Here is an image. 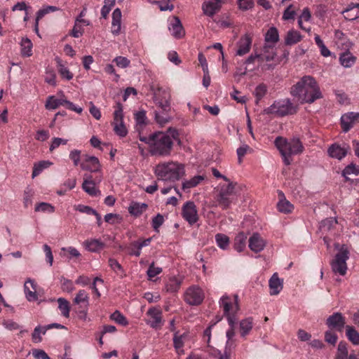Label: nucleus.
I'll return each instance as SVG.
<instances>
[{"label":"nucleus","mask_w":359,"mask_h":359,"mask_svg":"<svg viewBox=\"0 0 359 359\" xmlns=\"http://www.w3.org/2000/svg\"><path fill=\"white\" fill-rule=\"evenodd\" d=\"M178 135L177 130L169 128L166 133L156 132L149 137H140V140L149 145L151 155L165 156L170 155L173 140H176Z\"/></svg>","instance_id":"obj_1"},{"label":"nucleus","mask_w":359,"mask_h":359,"mask_svg":"<svg viewBox=\"0 0 359 359\" xmlns=\"http://www.w3.org/2000/svg\"><path fill=\"white\" fill-rule=\"evenodd\" d=\"M291 95L297 97L301 103H313L323 97L320 86L313 76H302L296 84L291 87Z\"/></svg>","instance_id":"obj_2"},{"label":"nucleus","mask_w":359,"mask_h":359,"mask_svg":"<svg viewBox=\"0 0 359 359\" xmlns=\"http://www.w3.org/2000/svg\"><path fill=\"white\" fill-rule=\"evenodd\" d=\"M274 143L286 165L291 164V156L302 154L304 149L302 142L297 137L286 139L278 136L276 138Z\"/></svg>","instance_id":"obj_3"},{"label":"nucleus","mask_w":359,"mask_h":359,"mask_svg":"<svg viewBox=\"0 0 359 359\" xmlns=\"http://www.w3.org/2000/svg\"><path fill=\"white\" fill-rule=\"evenodd\" d=\"M158 179L163 181L175 182L185 174L184 165L175 161L158 164L154 170Z\"/></svg>","instance_id":"obj_4"},{"label":"nucleus","mask_w":359,"mask_h":359,"mask_svg":"<svg viewBox=\"0 0 359 359\" xmlns=\"http://www.w3.org/2000/svg\"><path fill=\"white\" fill-rule=\"evenodd\" d=\"M267 114H274L277 116H285L297 112L295 107L289 99L275 101L273 104L264 109Z\"/></svg>","instance_id":"obj_5"},{"label":"nucleus","mask_w":359,"mask_h":359,"mask_svg":"<svg viewBox=\"0 0 359 359\" xmlns=\"http://www.w3.org/2000/svg\"><path fill=\"white\" fill-rule=\"evenodd\" d=\"M348 258L349 251L345 245H343L331 262L333 272L339 273L341 276H344L347 271L346 261Z\"/></svg>","instance_id":"obj_6"},{"label":"nucleus","mask_w":359,"mask_h":359,"mask_svg":"<svg viewBox=\"0 0 359 359\" xmlns=\"http://www.w3.org/2000/svg\"><path fill=\"white\" fill-rule=\"evenodd\" d=\"M276 56L273 46L265 44L263 47L262 53L259 54V67L262 71L273 69L276 65L270 63Z\"/></svg>","instance_id":"obj_7"},{"label":"nucleus","mask_w":359,"mask_h":359,"mask_svg":"<svg viewBox=\"0 0 359 359\" xmlns=\"http://www.w3.org/2000/svg\"><path fill=\"white\" fill-rule=\"evenodd\" d=\"M151 90L153 92L154 102L158 108H161L165 111H170V95L169 92L167 90L163 89L160 87L157 89H155L153 86H151Z\"/></svg>","instance_id":"obj_8"},{"label":"nucleus","mask_w":359,"mask_h":359,"mask_svg":"<svg viewBox=\"0 0 359 359\" xmlns=\"http://www.w3.org/2000/svg\"><path fill=\"white\" fill-rule=\"evenodd\" d=\"M227 185H222L220 187V189L217 196V201L219 206L222 209H227L231 203V200L230 196L233 194L236 184L232 182H227Z\"/></svg>","instance_id":"obj_9"},{"label":"nucleus","mask_w":359,"mask_h":359,"mask_svg":"<svg viewBox=\"0 0 359 359\" xmlns=\"http://www.w3.org/2000/svg\"><path fill=\"white\" fill-rule=\"evenodd\" d=\"M205 298L203 291L196 285L189 287L184 294V300L189 305L196 306L201 304Z\"/></svg>","instance_id":"obj_10"},{"label":"nucleus","mask_w":359,"mask_h":359,"mask_svg":"<svg viewBox=\"0 0 359 359\" xmlns=\"http://www.w3.org/2000/svg\"><path fill=\"white\" fill-rule=\"evenodd\" d=\"M102 179V176H97L95 178H93L91 175L85 174L82 184L83 190L91 196L100 195V191L97 189L96 184L100 183Z\"/></svg>","instance_id":"obj_11"},{"label":"nucleus","mask_w":359,"mask_h":359,"mask_svg":"<svg viewBox=\"0 0 359 359\" xmlns=\"http://www.w3.org/2000/svg\"><path fill=\"white\" fill-rule=\"evenodd\" d=\"M123 116L122 105L120 103H118L117 105V109L115 110L114 113L113 125L115 133L121 137L126 136L128 133L126 127L123 121Z\"/></svg>","instance_id":"obj_12"},{"label":"nucleus","mask_w":359,"mask_h":359,"mask_svg":"<svg viewBox=\"0 0 359 359\" xmlns=\"http://www.w3.org/2000/svg\"><path fill=\"white\" fill-rule=\"evenodd\" d=\"M182 215L190 225L194 224L198 219L196 206L192 201H187L183 205Z\"/></svg>","instance_id":"obj_13"},{"label":"nucleus","mask_w":359,"mask_h":359,"mask_svg":"<svg viewBox=\"0 0 359 359\" xmlns=\"http://www.w3.org/2000/svg\"><path fill=\"white\" fill-rule=\"evenodd\" d=\"M147 315L150 317V319L147 321V325L154 329H159L163 325L162 320V311L156 308H151L147 312Z\"/></svg>","instance_id":"obj_14"},{"label":"nucleus","mask_w":359,"mask_h":359,"mask_svg":"<svg viewBox=\"0 0 359 359\" xmlns=\"http://www.w3.org/2000/svg\"><path fill=\"white\" fill-rule=\"evenodd\" d=\"M345 323V318L339 312L334 313L332 315L330 316L326 320V325L330 328L335 329L339 332L342 331Z\"/></svg>","instance_id":"obj_15"},{"label":"nucleus","mask_w":359,"mask_h":359,"mask_svg":"<svg viewBox=\"0 0 359 359\" xmlns=\"http://www.w3.org/2000/svg\"><path fill=\"white\" fill-rule=\"evenodd\" d=\"M336 359H359V352L352 351L348 353V344L340 341L338 344Z\"/></svg>","instance_id":"obj_16"},{"label":"nucleus","mask_w":359,"mask_h":359,"mask_svg":"<svg viewBox=\"0 0 359 359\" xmlns=\"http://www.w3.org/2000/svg\"><path fill=\"white\" fill-rule=\"evenodd\" d=\"M87 8H83V9L81 11L79 16L76 18L74 26L72 30L71 35L74 38H79L82 36L83 33V29L79 25L82 23L86 26L90 25V22L85 19H82V16H85L86 13Z\"/></svg>","instance_id":"obj_17"},{"label":"nucleus","mask_w":359,"mask_h":359,"mask_svg":"<svg viewBox=\"0 0 359 359\" xmlns=\"http://www.w3.org/2000/svg\"><path fill=\"white\" fill-rule=\"evenodd\" d=\"M359 112H348L341 117V125L344 132H348L358 121Z\"/></svg>","instance_id":"obj_18"},{"label":"nucleus","mask_w":359,"mask_h":359,"mask_svg":"<svg viewBox=\"0 0 359 359\" xmlns=\"http://www.w3.org/2000/svg\"><path fill=\"white\" fill-rule=\"evenodd\" d=\"M252 38L248 34L242 36L236 43L237 50L236 55L243 56L247 54L251 48Z\"/></svg>","instance_id":"obj_19"},{"label":"nucleus","mask_w":359,"mask_h":359,"mask_svg":"<svg viewBox=\"0 0 359 359\" xmlns=\"http://www.w3.org/2000/svg\"><path fill=\"white\" fill-rule=\"evenodd\" d=\"M83 170L96 172L100 170V164L98 158L95 156L86 155L83 161L81 163Z\"/></svg>","instance_id":"obj_20"},{"label":"nucleus","mask_w":359,"mask_h":359,"mask_svg":"<svg viewBox=\"0 0 359 359\" xmlns=\"http://www.w3.org/2000/svg\"><path fill=\"white\" fill-rule=\"evenodd\" d=\"M168 29L172 36L176 39H181L185 34L184 29L178 17L174 16L172 18L169 24Z\"/></svg>","instance_id":"obj_21"},{"label":"nucleus","mask_w":359,"mask_h":359,"mask_svg":"<svg viewBox=\"0 0 359 359\" xmlns=\"http://www.w3.org/2000/svg\"><path fill=\"white\" fill-rule=\"evenodd\" d=\"M266 245L264 240L257 233H254L249 239V248L255 252H259Z\"/></svg>","instance_id":"obj_22"},{"label":"nucleus","mask_w":359,"mask_h":359,"mask_svg":"<svg viewBox=\"0 0 359 359\" xmlns=\"http://www.w3.org/2000/svg\"><path fill=\"white\" fill-rule=\"evenodd\" d=\"M221 7V0H209L203 4V13L208 16H213Z\"/></svg>","instance_id":"obj_23"},{"label":"nucleus","mask_w":359,"mask_h":359,"mask_svg":"<svg viewBox=\"0 0 359 359\" xmlns=\"http://www.w3.org/2000/svg\"><path fill=\"white\" fill-rule=\"evenodd\" d=\"M36 285L32 279H28L24 285V290L27 299L29 302L36 301L38 299L36 294Z\"/></svg>","instance_id":"obj_24"},{"label":"nucleus","mask_w":359,"mask_h":359,"mask_svg":"<svg viewBox=\"0 0 359 359\" xmlns=\"http://www.w3.org/2000/svg\"><path fill=\"white\" fill-rule=\"evenodd\" d=\"M283 281L279 278L276 273H273L269 280V287L271 290L270 294L271 295H277L283 289Z\"/></svg>","instance_id":"obj_25"},{"label":"nucleus","mask_w":359,"mask_h":359,"mask_svg":"<svg viewBox=\"0 0 359 359\" xmlns=\"http://www.w3.org/2000/svg\"><path fill=\"white\" fill-rule=\"evenodd\" d=\"M121 11L116 8L112 13L111 32L114 35L119 34L121 32Z\"/></svg>","instance_id":"obj_26"},{"label":"nucleus","mask_w":359,"mask_h":359,"mask_svg":"<svg viewBox=\"0 0 359 359\" xmlns=\"http://www.w3.org/2000/svg\"><path fill=\"white\" fill-rule=\"evenodd\" d=\"M329 155L339 160L342 159L347 154V148L337 144H332L328 149Z\"/></svg>","instance_id":"obj_27"},{"label":"nucleus","mask_w":359,"mask_h":359,"mask_svg":"<svg viewBox=\"0 0 359 359\" xmlns=\"http://www.w3.org/2000/svg\"><path fill=\"white\" fill-rule=\"evenodd\" d=\"M74 303L80 305V308H87L89 306V296L84 290H80L74 299Z\"/></svg>","instance_id":"obj_28"},{"label":"nucleus","mask_w":359,"mask_h":359,"mask_svg":"<svg viewBox=\"0 0 359 359\" xmlns=\"http://www.w3.org/2000/svg\"><path fill=\"white\" fill-rule=\"evenodd\" d=\"M233 298L235 299V295ZM219 306L223 309L224 315H229L232 313V307L235 306V301L233 304L229 296L223 295L219 300Z\"/></svg>","instance_id":"obj_29"},{"label":"nucleus","mask_w":359,"mask_h":359,"mask_svg":"<svg viewBox=\"0 0 359 359\" xmlns=\"http://www.w3.org/2000/svg\"><path fill=\"white\" fill-rule=\"evenodd\" d=\"M86 248L93 252H97L102 250L105 244L99 239H90L85 241Z\"/></svg>","instance_id":"obj_30"},{"label":"nucleus","mask_w":359,"mask_h":359,"mask_svg":"<svg viewBox=\"0 0 359 359\" xmlns=\"http://www.w3.org/2000/svg\"><path fill=\"white\" fill-rule=\"evenodd\" d=\"M302 39V36L299 32L297 30L291 29L287 33L285 38V43L287 46L294 45Z\"/></svg>","instance_id":"obj_31"},{"label":"nucleus","mask_w":359,"mask_h":359,"mask_svg":"<svg viewBox=\"0 0 359 359\" xmlns=\"http://www.w3.org/2000/svg\"><path fill=\"white\" fill-rule=\"evenodd\" d=\"M238 296L237 294H235V306L232 307V313L225 316L227 318L229 327L231 328H235V325L237 321L236 313L238 311Z\"/></svg>","instance_id":"obj_32"},{"label":"nucleus","mask_w":359,"mask_h":359,"mask_svg":"<svg viewBox=\"0 0 359 359\" xmlns=\"http://www.w3.org/2000/svg\"><path fill=\"white\" fill-rule=\"evenodd\" d=\"M346 336L353 345H359V332L352 326H346Z\"/></svg>","instance_id":"obj_33"},{"label":"nucleus","mask_w":359,"mask_h":359,"mask_svg":"<svg viewBox=\"0 0 359 359\" xmlns=\"http://www.w3.org/2000/svg\"><path fill=\"white\" fill-rule=\"evenodd\" d=\"M204 180V176L196 175L189 180H185L182 182V189L187 190L198 186L202 181Z\"/></svg>","instance_id":"obj_34"},{"label":"nucleus","mask_w":359,"mask_h":359,"mask_svg":"<svg viewBox=\"0 0 359 359\" xmlns=\"http://www.w3.org/2000/svg\"><path fill=\"white\" fill-rule=\"evenodd\" d=\"M155 119L159 125L163 126L170 121L171 116L169 114V111H165L158 108V111H155Z\"/></svg>","instance_id":"obj_35"},{"label":"nucleus","mask_w":359,"mask_h":359,"mask_svg":"<svg viewBox=\"0 0 359 359\" xmlns=\"http://www.w3.org/2000/svg\"><path fill=\"white\" fill-rule=\"evenodd\" d=\"M55 61L57 62L58 72L61 76L67 80H71L73 78V74L62 64V60L59 57H56Z\"/></svg>","instance_id":"obj_36"},{"label":"nucleus","mask_w":359,"mask_h":359,"mask_svg":"<svg viewBox=\"0 0 359 359\" xmlns=\"http://www.w3.org/2000/svg\"><path fill=\"white\" fill-rule=\"evenodd\" d=\"M147 208V205L144 203H132L128 208L129 212L135 216L140 215Z\"/></svg>","instance_id":"obj_37"},{"label":"nucleus","mask_w":359,"mask_h":359,"mask_svg":"<svg viewBox=\"0 0 359 359\" xmlns=\"http://www.w3.org/2000/svg\"><path fill=\"white\" fill-rule=\"evenodd\" d=\"M339 61L342 66L348 68L354 65L355 57L350 52H346L340 55Z\"/></svg>","instance_id":"obj_38"},{"label":"nucleus","mask_w":359,"mask_h":359,"mask_svg":"<svg viewBox=\"0 0 359 359\" xmlns=\"http://www.w3.org/2000/svg\"><path fill=\"white\" fill-rule=\"evenodd\" d=\"M247 236L240 232L234 239V248L238 252H242L245 248Z\"/></svg>","instance_id":"obj_39"},{"label":"nucleus","mask_w":359,"mask_h":359,"mask_svg":"<svg viewBox=\"0 0 359 359\" xmlns=\"http://www.w3.org/2000/svg\"><path fill=\"white\" fill-rule=\"evenodd\" d=\"M59 8L56 6H48L44 8L40 9L37 13H36V23H35V31L36 33H38V23L39 20L41 19L45 15L49 13L50 12H54L56 11H58Z\"/></svg>","instance_id":"obj_40"},{"label":"nucleus","mask_w":359,"mask_h":359,"mask_svg":"<svg viewBox=\"0 0 359 359\" xmlns=\"http://www.w3.org/2000/svg\"><path fill=\"white\" fill-rule=\"evenodd\" d=\"M279 40V34L278 29L274 27H270L265 34V41L266 43H271L273 46Z\"/></svg>","instance_id":"obj_41"},{"label":"nucleus","mask_w":359,"mask_h":359,"mask_svg":"<svg viewBox=\"0 0 359 359\" xmlns=\"http://www.w3.org/2000/svg\"><path fill=\"white\" fill-rule=\"evenodd\" d=\"M65 99H57L55 96L48 97L45 107L47 109H55L60 105H64Z\"/></svg>","instance_id":"obj_42"},{"label":"nucleus","mask_w":359,"mask_h":359,"mask_svg":"<svg viewBox=\"0 0 359 359\" xmlns=\"http://www.w3.org/2000/svg\"><path fill=\"white\" fill-rule=\"evenodd\" d=\"M252 328V318H247L240 322L241 337H245Z\"/></svg>","instance_id":"obj_43"},{"label":"nucleus","mask_w":359,"mask_h":359,"mask_svg":"<svg viewBox=\"0 0 359 359\" xmlns=\"http://www.w3.org/2000/svg\"><path fill=\"white\" fill-rule=\"evenodd\" d=\"M52 165V163L48 161H42L36 163L34 165L33 172L32 177V178L38 176L45 168H48Z\"/></svg>","instance_id":"obj_44"},{"label":"nucleus","mask_w":359,"mask_h":359,"mask_svg":"<svg viewBox=\"0 0 359 359\" xmlns=\"http://www.w3.org/2000/svg\"><path fill=\"white\" fill-rule=\"evenodd\" d=\"M58 308L63 316L68 318L69 316L70 306L69 302L65 298H59L57 299Z\"/></svg>","instance_id":"obj_45"},{"label":"nucleus","mask_w":359,"mask_h":359,"mask_svg":"<svg viewBox=\"0 0 359 359\" xmlns=\"http://www.w3.org/2000/svg\"><path fill=\"white\" fill-rule=\"evenodd\" d=\"M181 283H182L181 280L178 279L175 277H172V278H170V280L167 283L166 290H167V291L170 292H175L180 289Z\"/></svg>","instance_id":"obj_46"},{"label":"nucleus","mask_w":359,"mask_h":359,"mask_svg":"<svg viewBox=\"0 0 359 359\" xmlns=\"http://www.w3.org/2000/svg\"><path fill=\"white\" fill-rule=\"evenodd\" d=\"M215 240L217 245L222 250H226L229 245V238L224 234H216Z\"/></svg>","instance_id":"obj_47"},{"label":"nucleus","mask_w":359,"mask_h":359,"mask_svg":"<svg viewBox=\"0 0 359 359\" xmlns=\"http://www.w3.org/2000/svg\"><path fill=\"white\" fill-rule=\"evenodd\" d=\"M111 320L115 321L116 323L123 326H126L128 324V321L126 318L119 311H115L111 316Z\"/></svg>","instance_id":"obj_48"},{"label":"nucleus","mask_w":359,"mask_h":359,"mask_svg":"<svg viewBox=\"0 0 359 359\" xmlns=\"http://www.w3.org/2000/svg\"><path fill=\"white\" fill-rule=\"evenodd\" d=\"M22 54L25 56H30L32 55V43L28 38L22 39L21 41Z\"/></svg>","instance_id":"obj_49"},{"label":"nucleus","mask_w":359,"mask_h":359,"mask_svg":"<svg viewBox=\"0 0 359 359\" xmlns=\"http://www.w3.org/2000/svg\"><path fill=\"white\" fill-rule=\"evenodd\" d=\"M34 191L32 189L27 187L25 189L23 193V203L25 208H28L32 204V197Z\"/></svg>","instance_id":"obj_50"},{"label":"nucleus","mask_w":359,"mask_h":359,"mask_svg":"<svg viewBox=\"0 0 359 359\" xmlns=\"http://www.w3.org/2000/svg\"><path fill=\"white\" fill-rule=\"evenodd\" d=\"M355 8H356V9L355 8L353 11L346 9L344 11V17L346 20H354L359 18V4H356Z\"/></svg>","instance_id":"obj_51"},{"label":"nucleus","mask_w":359,"mask_h":359,"mask_svg":"<svg viewBox=\"0 0 359 359\" xmlns=\"http://www.w3.org/2000/svg\"><path fill=\"white\" fill-rule=\"evenodd\" d=\"M278 209L280 212L288 213L292 212L293 205L288 201L284 199L280 200L277 204Z\"/></svg>","instance_id":"obj_52"},{"label":"nucleus","mask_w":359,"mask_h":359,"mask_svg":"<svg viewBox=\"0 0 359 359\" xmlns=\"http://www.w3.org/2000/svg\"><path fill=\"white\" fill-rule=\"evenodd\" d=\"M337 224V220L335 218L330 217V218L325 219L321 222L320 228L323 231H330Z\"/></svg>","instance_id":"obj_53"},{"label":"nucleus","mask_w":359,"mask_h":359,"mask_svg":"<svg viewBox=\"0 0 359 359\" xmlns=\"http://www.w3.org/2000/svg\"><path fill=\"white\" fill-rule=\"evenodd\" d=\"M35 211L52 213L55 211V208L50 203L41 202L36 205Z\"/></svg>","instance_id":"obj_54"},{"label":"nucleus","mask_w":359,"mask_h":359,"mask_svg":"<svg viewBox=\"0 0 359 359\" xmlns=\"http://www.w3.org/2000/svg\"><path fill=\"white\" fill-rule=\"evenodd\" d=\"M104 5L101 9V15L102 18H106L109 13L111 9L116 4V0H104Z\"/></svg>","instance_id":"obj_55"},{"label":"nucleus","mask_w":359,"mask_h":359,"mask_svg":"<svg viewBox=\"0 0 359 359\" xmlns=\"http://www.w3.org/2000/svg\"><path fill=\"white\" fill-rule=\"evenodd\" d=\"M266 92L267 87L264 83H261L256 87L254 95L256 97L257 102H258L266 95Z\"/></svg>","instance_id":"obj_56"},{"label":"nucleus","mask_w":359,"mask_h":359,"mask_svg":"<svg viewBox=\"0 0 359 359\" xmlns=\"http://www.w3.org/2000/svg\"><path fill=\"white\" fill-rule=\"evenodd\" d=\"M162 272V269L161 267L155 266L154 263H151L149 269L147 271V274L149 277V280H151L153 278L160 274Z\"/></svg>","instance_id":"obj_57"},{"label":"nucleus","mask_w":359,"mask_h":359,"mask_svg":"<svg viewBox=\"0 0 359 359\" xmlns=\"http://www.w3.org/2000/svg\"><path fill=\"white\" fill-rule=\"evenodd\" d=\"M119 248L121 250H127L128 253L130 255H133V256H135V257H139L141 254V250L139 248H136L135 247V241L133 242L129 246H126V247H123V246H120Z\"/></svg>","instance_id":"obj_58"},{"label":"nucleus","mask_w":359,"mask_h":359,"mask_svg":"<svg viewBox=\"0 0 359 359\" xmlns=\"http://www.w3.org/2000/svg\"><path fill=\"white\" fill-rule=\"evenodd\" d=\"M43 328L40 325H38L34 328V332L32 334V339L34 343H40L42 341L41 334H43Z\"/></svg>","instance_id":"obj_59"},{"label":"nucleus","mask_w":359,"mask_h":359,"mask_svg":"<svg viewBox=\"0 0 359 359\" xmlns=\"http://www.w3.org/2000/svg\"><path fill=\"white\" fill-rule=\"evenodd\" d=\"M164 222V217L162 215L158 214L156 216H155L152 219L151 225L153 229L158 231L159 227L163 224Z\"/></svg>","instance_id":"obj_60"},{"label":"nucleus","mask_w":359,"mask_h":359,"mask_svg":"<svg viewBox=\"0 0 359 359\" xmlns=\"http://www.w3.org/2000/svg\"><path fill=\"white\" fill-rule=\"evenodd\" d=\"M114 62H116V65L121 68H126L130 65V60L122 56H118L114 59Z\"/></svg>","instance_id":"obj_61"},{"label":"nucleus","mask_w":359,"mask_h":359,"mask_svg":"<svg viewBox=\"0 0 359 359\" xmlns=\"http://www.w3.org/2000/svg\"><path fill=\"white\" fill-rule=\"evenodd\" d=\"M337 335L332 331H327L325 333V340L328 344L335 345L337 341Z\"/></svg>","instance_id":"obj_62"},{"label":"nucleus","mask_w":359,"mask_h":359,"mask_svg":"<svg viewBox=\"0 0 359 359\" xmlns=\"http://www.w3.org/2000/svg\"><path fill=\"white\" fill-rule=\"evenodd\" d=\"M46 74L45 81L51 86H55V74L53 70L47 69Z\"/></svg>","instance_id":"obj_63"},{"label":"nucleus","mask_w":359,"mask_h":359,"mask_svg":"<svg viewBox=\"0 0 359 359\" xmlns=\"http://www.w3.org/2000/svg\"><path fill=\"white\" fill-rule=\"evenodd\" d=\"M32 355L36 359H50L48 354L41 349H34Z\"/></svg>","instance_id":"obj_64"}]
</instances>
